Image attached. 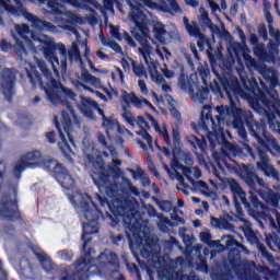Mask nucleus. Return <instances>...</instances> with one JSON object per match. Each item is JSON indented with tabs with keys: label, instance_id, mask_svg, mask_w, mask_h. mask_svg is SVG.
Returning <instances> with one entry per match:
<instances>
[{
	"label": "nucleus",
	"instance_id": "1",
	"mask_svg": "<svg viewBox=\"0 0 280 280\" xmlns=\"http://www.w3.org/2000/svg\"><path fill=\"white\" fill-rule=\"evenodd\" d=\"M88 163L92 165V180L101 191L105 195H96V200L101 207L108 209L105 212L106 219L109 220L110 226L115 228L119 222H124L125 229L131 232L136 238L141 237L143 233V215L137 209V203L129 197L119 195V185L110 182V177L119 178L121 176L120 160H113L112 165L106 166V162L102 155H93L84 152ZM108 198H112L109 201Z\"/></svg>",
	"mask_w": 280,
	"mask_h": 280
},
{
	"label": "nucleus",
	"instance_id": "2",
	"mask_svg": "<svg viewBox=\"0 0 280 280\" xmlns=\"http://www.w3.org/2000/svg\"><path fill=\"white\" fill-rule=\"evenodd\" d=\"M225 167L231 172V174L240 176L247 187H249L248 200L246 198V192L242 189L240 183L233 180L230 184V189L234 196V207L238 215H242V205L252 218L257 213V211H259V209H264V202H261L255 194H258L266 205L279 207L280 194L270 189L268 184L264 182V178L259 177V175L254 172L253 167L247 166L246 164L240 165L235 161H231V163L226 162Z\"/></svg>",
	"mask_w": 280,
	"mask_h": 280
},
{
	"label": "nucleus",
	"instance_id": "3",
	"mask_svg": "<svg viewBox=\"0 0 280 280\" xmlns=\"http://www.w3.org/2000/svg\"><path fill=\"white\" fill-rule=\"evenodd\" d=\"M37 67L43 75L36 68H31V70L26 71L27 78L33 89L39 86L42 91H45L46 97L50 104L61 103L67 107V110L61 112V126L69 142L73 145V136L71 135V132H73V122L71 121V117L74 121H78V115L75 114V109H73V105L65 100H75V92H73L72 89L62 85L60 80L54 78V73L47 67V62L38 60Z\"/></svg>",
	"mask_w": 280,
	"mask_h": 280
},
{
	"label": "nucleus",
	"instance_id": "4",
	"mask_svg": "<svg viewBox=\"0 0 280 280\" xmlns=\"http://www.w3.org/2000/svg\"><path fill=\"white\" fill-rule=\"evenodd\" d=\"M81 209L83 211V215L86 223L82 225V236L81 240L83 242L82 250L85 253V256H81L71 266L65 267L61 269L60 280H84L88 277H91V268L93 265L91 264V250L92 248H86L89 244L92 242L93 237L90 235H95L100 233V219L102 215V210L97 209V206L93 200L89 201H81Z\"/></svg>",
	"mask_w": 280,
	"mask_h": 280
},
{
	"label": "nucleus",
	"instance_id": "5",
	"mask_svg": "<svg viewBox=\"0 0 280 280\" xmlns=\"http://www.w3.org/2000/svg\"><path fill=\"white\" fill-rule=\"evenodd\" d=\"M103 7L108 11L113 12L115 5L117 10L121 12L124 8V0H102ZM93 4L97 1L93 0ZM127 5L130 8L129 19L135 23L137 31L132 32L133 38L141 45L139 52L148 66L150 71H156L159 69V62L152 59V46L150 45V28L148 27V16L145 13L141 12V4L137 0H126Z\"/></svg>",
	"mask_w": 280,
	"mask_h": 280
},
{
	"label": "nucleus",
	"instance_id": "6",
	"mask_svg": "<svg viewBox=\"0 0 280 280\" xmlns=\"http://www.w3.org/2000/svg\"><path fill=\"white\" fill-rule=\"evenodd\" d=\"M42 49L46 60L51 65L54 73L65 75L67 73V46L62 43L55 44L54 40H46L43 42Z\"/></svg>",
	"mask_w": 280,
	"mask_h": 280
},
{
	"label": "nucleus",
	"instance_id": "7",
	"mask_svg": "<svg viewBox=\"0 0 280 280\" xmlns=\"http://www.w3.org/2000/svg\"><path fill=\"white\" fill-rule=\"evenodd\" d=\"M13 197L10 192H3L0 197V218L8 222H19L25 224L21 209L19 208V192L16 186L12 187Z\"/></svg>",
	"mask_w": 280,
	"mask_h": 280
},
{
	"label": "nucleus",
	"instance_id": "8",
	"mask_svg": "<svg viewBox=\"0 0 280 280\" xmlns=\"http://www.w3.org/2000/svg\"><path fill=\"white\" fill-rule=\"evenodd\" d=\"M130 104H132L135 108H143V106H148L151 110H156V107H154L148 98H139L135 92L128 93L127 91H124L121 94V107L124 110L122 119L132 127L137 126V118H135L132 112L128 109L130 108Z\"/></svg>",
	"mask_w": 280,
	"mask_h": 280
},
{
	"label": "nucleus",
	"instance_id": "9",
	"mask_svg": "<svg viewBox=\"0 0 280 280\" xmlns=\"http://www.w3.org/2000/svg\"><path fill=\"white\" fill-rule=\"evenodd\" d=\"M47 170L52 171V176L66 191H69L75 187V179L69 173V170L66 168L62 163H58L54 160H49L45 163Z\"/></svg>",
	"mask_w": 280,
	"mask_h": 280
},
{
	"label": "nucleus",
	"instance_id": "10",
	"mask_svg": "<svg viewBox=\"0 0 280 280\" xmlns=\"http://www.w3.org/2000/svg\"><path fill=\"white\" fill-rule=\"evenodd\" d=\"M16 75H19V70L15 68H3L0 72V89L9 104H12L14 93H16Z\"/></svg>",
	"mask_w": 280,
	"mask_h": 280
},
{
	"label": "nucleus",
	"instance_id": "11",
	"mask_svg": "<svg viewBox=\"0 0 280 280\" xmlns=\"http://www.w3.org/2000/svg\"><path fill=\"white\" fill-rule=\"evenodd\" d=\"M211 124H212V133H210V136L208 137L210 141V145L212 148H215V143H218V145H222L225 150H228V152H231L233 156H242L243 154L242 148L226 140L224 128L219 127V131H215L217 127H215V124H213V120H211Z\"/></svg>",
	"mask_w": 280,
	"mask_h": 280
},
{
	"label": "nucleus",
	"instance_id": "12",
	"mask_svg": "<svg viewBox=\"0 0 280 280\" xmlns=\"http://www.w3.org/2000/svg\"><path fill=\"white\" fill-rule=\"evenodd\" d=\"M178 85L182 91H188L191 97L198 100L200 104H203L206 100H209L210 90L208 88H201L200 82L188 80L185 78V74H180L178 79Z\"/></svg>",
	"mask_w": 280,
	"mask_h": 280
},
{
	"label": "nucleus",
	"instance_id": "13",
	"mask_svg": "<svg viewBox=\"0 0 280 280\" xmlns=\"http://www.w3.org/2000/svg\"><path fill=\"white\" fill-rule=\"evenodd\" d=\"M43 154L40 151H32L23 155L13 166L12 174L15 180H21L23 176V172H25L26 167H37L40 165V159Z\"/></svg>",
	"mask_w": 280,
	"mask_h": 280
},
{
	"label": "nucleus",
	"instance_id": "14",
	"mask_svg": "<svg viewBox=\"0 0 280 280\" xmlns=\"http://www.w3.org/2000/svg\"><path fill=\"white\" fill-rule=\"evenodd\" d=\"M54 124L55 128L58 130L59 133V141L57 143L59 151L61 152L63 159L68 161L71 165H73L74 160L73 156H75V152L71 149V144H69V141H67V137L65 136V132H62V127L60 125V121L58 120V116H54Z\"/></svg>",
	"mask_w": 280,
	"mask_h": 280
},
{
	"label": "nucleus",
	"instance_id": "15",
	"mask_svg": "<svg viewBox=\"0 0 280 280\" xmlns=\"http://www.w3.org/2000/svg\"><path fill=\"white\" fill-rule=\"evenodd\" d=\"M243 233L249 244L259 247L262 257H266V259H268L269 261L272 259V254L266 250V247L261 245V241L259 240L261 237V234H259V231L253 230L250 225H245L243 228Z\"/></svg>",
	"mask_w": 280,
	"mask_h": 280
},
{
	"label": "nucleus",
	"instance_id": "16",
	"mask_svg": "<svg viewBox=\"0 0 280 280\" xmlns=\"http://www.w3.org/2000/svg\"><path fill=\"white\" fill-rule=\"evenodd\" d=\"M221 242H223V244H225V248L230 250V254H229L230 265L232 266V268H237V266H240V255L233 256V253H235V248H244V245L237 242V240H235V236L233 235L221 236Z\"/></svg>",
	"mask_w": 280,
	"mask_h": 280
},
{
	"label": "nucleus",
	"instance_id": "17",
	"mask_svg": "<svg viewBox=\"0 0 280 280\" xmlns=\"http://www.w3.org/2000/svg\"><path fill=\"white\" fill-rule=\"evenodd\" d=\"M140 255L143 259L159 258L161 255V245L159 244V240L154 237H147L145 244L140 250Z\"/></svg>",
	"mask_w": 280,
	"mask_h": 280
},
{
	"label": "nucleus",
	"instance_id": "18",
	"mask_svg": "<svg viewBox=\"0 0 280 280\" xmlns=\"http://www.w3.org/2000/svg\"><path fill=\"white\" fill-rule=\"evenodd\" d=\"M0 49L1 51L8 52L10 49H13L15 56H18L19 60H23V56H27V48H25V45L23 42H21L19 38H15V45L12 46V44L8 43V40L2 39L0 43Z\"/></svg>",
	"mask_w": 280,
	"mask_h": 280
},
{
	"label": "nucleus",
	"instance_id": "19",
	"mask_svg": "<svg viewBox=\"0 0 280 280\" xmlns=\"http://www.w3.org/2000/svg\"><path fill=\"white\" fill-rule=\"evenodd\" d=\"M269 35L271 36L272 39L269 40L267 48L268 51L267 54L269 55V59L275 61V58L279 56V47H280V31L277 28H270Z\"/></svg>",
	"mask_w": 280,
	"mask_h": 280
},
{
	"label": "nucleus",
	"instance_id": "20",
	"mask_svg": "<svg viewBox=\"0 0 280 280\" xmlns=\"http://www.w3.org/2000/svg\"><path fill=\"white\" fill-rule=\"evenodd\" d=\"M26 19L32 23V26L34 30H37V32H56V25L51 22L43 21L40 18L32 13H27Z\"/></svg>",
	"mask_w": 280,
	"mask_h": 280
},
{
	"label": "nucleus",
	"instance_id": "21",
	"mask_svg": "<svg viewBox=\"0 0 280 280\" xmlns=\"http://www.w3.org/2000/svg\"><path fill=\"white\" fill-rule=\"evenodd\" d=\"M98 261L104 268H119V256L108 249H105V252L98 255Z\"/></svg>",
	"mask_w": 280,
	"mask_h": 280
},
{
	"label": "nucleus",
	"instance_id": "22",
	"mask_svg": "<svg viewBox=\"0 0 280 280\" xmlns=\"http://www.w3.org/2000/svg\"><path fill=\"white\" fill-rule=\"evenodd\" d=\"M98 103L89 96H83L81 98V113L88 119H95V108H97Z\"/></svg>",
	"mask_w": 280,
	"mask_h": 280
},
{
	"label": "nucleus",
	"instance_id": "23",
	"mask_svg": "<svg viewBox=\"0 0 280 280\" xmlns=\"http://www.w3.org/2000/svg\"><path fill=\"white\" fill-rule=\"evenodd\" d=\"M153 36L155 40H159L161 45H167V30L163 22L153 23Z\"/></svg>",
	"mask_w": 280,
	"mask_h": 280
},
{
	"label": "nucleus",
	"instance_id": "24",
	"mask_svg": "<svg viewBox=\"0 0 280 280\" xmlns=\"http://www.w3.org/2000/svg\"><path fill=\"white\" fill-rule=\"evenodd\" d=\"M159 12H165L166 14H178L180 12V5L176 0H160Z\"/></svg>",
	"mask_w": 280,
	"mask_h": 280
},
{
	"label": "nucleus",
	"instance_id": "25",
	"mask_svg": "<svg viewBox=\"0 0 280 280\" xmlns=\"http://www.w3.org/2000/svg\"><path fill=\"white\" fill-rule=\"evenodd\" d=\"M187 141L189 145H191L192 152L195 154H198V150H200V152H205L207 150V140L205 139V137H201L200 139L195 135H190L187 136Z\"/></svg>",
	"mask_w": 280,
	"mask_h": 280
},
{
	"label": "nucleus",
	"instance_id": "26",
	"mask_svg": "<svg viewBox=\"0 0 280 280\" xmlns=\"http://www.w3.org/2000/svg\"><path fill=\"white\" fill-rule=\"evenodd\" d=\"M33 255H35V257L38 259L42 268L46 271V272H51V270H54V261H51V258L49 256H47V254H45L44 252H38L36 249H33Z\"/></svg>",
	"mask_w": 280,
	"mask_h": 280
},
{
	"label": "nucleus",
	"instance_id": "27",
	"mask_svg": "<svg viewBox=\"0 0 280 280\" xmlns=\"http://www.w3.org/2000/svg\"><path fill=\"white\" fill-rule=\"evenodd\" d=\"M260 73L266 82H269L270 86H277L279 84V78L277 77V72L272 68H268L264 66L260 69Z\"/></svg>",
	"mask_w": 280,
	"mask_h": 280
},
{
	"label": "nucleus",
	"instance_id": "28",
	"mask_svg": "<svg viewBox=\"0 0 280 280\" xmlns=\"http://www.w3.org/2000/svg\"><path fill=\"white\" fill-rule=\"evenodd\" d=\"M254 56L261 60V62H271L270 55L268 50H266V44L260 43L257 46H254Z\"/></svg>",
	"mask_w": 280,
	"mask_h": 280
},
{
	"label": "nucleus",
	"instance_id": "29",
	"mask_svg": "<svg viewBox=\"0 0 280 280\" xmlns=\"http://www.w3.org/2000/svg\"><path fill=\"white\" fill-rule=\"evenodd\" d=\"M184 24L189 36H194V38L202 36V32H200V27H198V24L196 22H192V24H190L189 20L187 18H184Z\"/></svg>",
	"mask_w": 280,
	"mask_h": 280
},
{
	"label": "nucleus",
	"instance_id": "30",
	"mask_svg": "<svg viewBox=\"0 0 280 280\" xmlns=\"http://www.w3.org/2000/svg\"><path fill=\"white\" fill-rule=\"evenodd\" d=\"M184 24L189 36H194V38L202 36V32H200V27H198V24L196 22H192V24H190L189 20L187 18H184Z\"/></svg>",
	"mask_w": 280,
	"mask_h": 280
},
{
	"label": "nucleus",
	"instance_id": "31",
	"mask_svg": "<svg viewBox=\"0 0 280 280\" xmlns=\"http://www.w3.org/2000/svg\"><path fill=\"white\" fill-rule=\"evenodd\" d=\"M15 32H18L19 36L23 38L26 43H32V39H30V34L32 31L30 30V26L27 24H21L15 26Z\"/></svg>",
	"mask_w": 280,
	"mask_h": 280
},
{
	"label": "nucleus",
	"instance_id": "32",
	"mask_svg": "<svg viewBox=\"0 0 280 280\" xmlns=\"http://www.w3.org/2000/svg\"><path fill=\"white\" fill-rule=\"evenodd\" d=\"M158 206L164 213H170V211H173V213L178 212V208L174 207V203L170 200L158 201Z\"/></svg>",
	"mask_w": 280,
	"mask_h": 280
},
{
	"label": "nucleus",
	"instance_id": "33",
	"mask_svg": "<svg viewBox=\"0 0 280 280\" xmlns=\"http://www.w3.org/2000/svg\"><path fill=\"white\" fill-rule=\"evenodd\" d=\"M131 67L137 78H145L148 75V72L145 71V67H143L142 63H138L137 61L131 59Z\"/></svg>",
	"mask_w": 280,
	"mask_h": 280
},
{
	"label": "nucleus",
	"instance_id": "34",
	"mask_svg": "<svg viewBox=\"0 0 280 280\" xmlns=\"http://www.w3.org/2000/svg\"><path fill=\"white\" fill-rule=\"evenodd\" d=\"M69 60L73 62V60H80L82 56L80 55V46L78 43L73 42L71 48L68 51Z\"/></svg>",
	"mask_w": 280,
	"mask_h": 280
},
{
	"label": "nucleus",
	"instance_id": "35",
	"mask_svg": "<svg viewBox=\"0 0 280 280\" xmlns=\"http://www.w3.org/2000/svg\"><path fill=\"white\" fill-rule=\"evenodd\" d=\"M137 3L141 5L140 12L143 14V8H149V10H158L160 7V2H154L153 0H136Z\"/></svg>",
	"mask_w": 280,
	"mask_h": 280
},
{
	"label": "nucleus",
	"instance_id": "36",
	"mask_svg": "<svg viewBox=\"0 0 280 280\" xmlns=\"http://www.w3.org/2000/svg\"><path fill=\"white\" fill-rule=\"evenodd\" d=\"M109 30H110V35L113 38H115L119 43H121V40H124V37H122L124 33H121V31L119 30V26L110 25Z\"/></svg>",
	"mask_w": 280,
	"mask_h": 280
},
{
	"label": "nucleus",
	"instance_id": "37",
	"mask_svg": "<svg viewBox=\"0 0 280 280\" xmlns=\"http://www.w3.org/2000/svg\"><path fill=\"white\" fill-rule=\"evenodd\" d=\"M190 183L196 191H208L209 190V185H207L205 180L196 182L192 179V182H190Z\"/></svg>",
	"mask_w": 280,
	"mask_h": 280
},
{
	"label": "nucleus",
	"instance_id": "38",
	"mask_svg": "<svg viewBox=\"0 0 280 280\" xmlns=\"http://www.w3.org/2000/svg\"><path fill=\"white\" fill-rule=\"evenodd\" d=\"M199 75L205 84V86H202L203 89H207V86H209V75H211V71L208 68H201L199 69Z\"/></svg>",
	"mask_w": 280,
	"mask_h": 280
},
{
	"label": "nucleus",
	"instance_id": "39",
	"mask_svg": "<svg viewBox=\"0 0 280 280\" xmlns=\"http://www.w3.org/2000/svg\"><path fill=\"white\" fill-rule=\"evenodd\" d=\"M122 261H124L128 272H131V275H133L135 272H137L139 270V267L137 266V264L130 262V260H128V257H126V255H122Z\"/></svg>",
	"mask_w": 280,
	"mask_h": 280
},
{
	"label": "nucleus",
	"instance_id": "40",
	"mask_svg": "<svg viewBox=\"0 0 280 280\" xmlns=\"http://www.w3.org/2000/svg\"><path fill=\"white\" fill-rule=\"evenodd\" d=\"M68 3L73 8H82L83 5H93L95 2L93 0H68Z\"/></svg>",
	"mask_w": 280,
	"mask_h": 280
},
{
	"label": "nucleus",
	"instance_id": "41",
	"mask_svg": "<svg viewBox=\"0 0 280 280\" xmlns=\"http://www.w3.org/2000/svg\"><path fill=\"white\" fill-rule=\"evenodd\" d=\"M5 174H8V164H5V161L0 160V189H3V179L5 178Z\"/></svg>",
	"mask_w": 280,
	"mask_h": 280
},
{
	"label": "nucleus",
	"instance_id": "42",
	"mask_svg": "<svg viewBox=\"0 0 280 280\" xmlns=\"http://www.w3.org/2000/svg\"><path fill=\"white\" fill-rule=\"evenodd\" d=\"M58 255L62 261H73V250L62 249L58 252Z\"/></svg>",
	"mask_w": 280,
	"mask_h": 280
},
{
	"label": "nucleus",
	"instance_id": "43",
	"mask_svg": "<svg viewBox=\"0 0 280 280\" xmlns=\"http://www.w3.org/2000/svg\"><path fill=\"white\" fill-rule=\"evenodd\" d=\"M201 23L205 25V27L213 30V22L211 21V18H209V13L206 11L201 13Z\"/></svg>",
	"mask_w": 280,
	"mask_h": 280
},
{
	"label": "nucleus",
	"instance_id": "44",
	"mask_svg": "<svg viewBox=\"0 0 280 280\" xmlns=\"http://www.w3.org/2000/svg\"><path fill=\"white\" fill-rule=\"evenodd\" d=\"M149 129H141L138 131L139 137H142L147 141L149 148H152V136L148 132Z\"/></svg>",
	"mask_w": 280,
	"mask_h": 280
},
{
	"label": "nucleus",
	"instance_id": "45",
	"mask_svg": "<svg viewBox=\"0 0 280 280\" xmlns=\"http://www.w3.org/2000/svg\"><path fill=\"white\" fill-rule=\"evenodd\" d=\"M197 47H199L200 51H205V47L209 45V38L205 34H201L199 37H197Z\"/></svg>",
	"mask_w": 280,
	"mask_h": 280
},
{
	"label": "nucleus",
	"instance_id": "46",
	"mask_svg": "<svg viewBox=\"0 0 280 280\" xmlns=\"http://www.w3.org/2000/svg\"><path fill=\"white\" fill-rule=\"evenodd\" d=\"M82 78L85 80V82H91L92 84L100 83V78L89 73V71L82 72Z\"/></svg>",
	"mask_w": 280,
	"mask_h": 280
},
{
	"label": "nucleus",
	"instance_id": "47",
	"mask_svg": "<svg viewBox=\"0 0 280 280\" xmlns=\"http://www.w3.org/2000/svg\"><path fill=\"white\" fill-rule=\"evenodd\" d=\"M136 125L141 128V130H150V124L145 121L143 116H138L136 119Z\"/></svg>",
	"mask_w": 280,
	"mask_h": 280
},
{
	"label": "nucleus",
	"instance_id": "48",
	"mask_svg": "<svg viewBox=\"0 0 280 280\" xmlns=\"http://www.w3.org/2000/svg\"><path fill=\"white\" fill-rule=\"evenodd\" d=\"M115 126H117V119L113 117H104L103 128H115Z\"/></svg>",
	"mask_w": 280,
	"mask_h": 280
},
{
	"label": "nucleus",
	"instance_id": "49",
	"mask_svg": "<svg viewBox=\"0 0 280 280\" xmlns=\"http://www.w3.org/2000/svg\"><path fill=\"white\" fill-rule=\"evenodd\" d=\"M258 36L265 42L268 40V28H266V24L258 25Z\"/></svg>",
	"mask_w": 280,
	"mask_h": 280
},
{
	"label": "nucleus",
	"instance_id": "50",
	"mask_svg": "<svg viewBox=\"0 0 280 280\" xmlns=\"http://www.w3.org/2000/svg\"><path fill=\"white\" fill-rule=\"evenodd\" d=\"M173 145L174 148H180V131L178 129H173Z\"/></svg>",
	"mask_w": 280,
	"mask_h": 280
},
{
	"label": "nucleus",
	"instance_id": "51",
	"mask_svg": "<svg viewBox=\"0 0 280 280\" xmlns=\"http://www.w3.org/2000/svg\"><path fill=\"white\" fill-rule=\"evenodd\" d=\"M265 18L268 23L269 33H270V30H275V26H272V24L275 23V18H272V13H270V10L268 9L265 10Z\"/></svg>",
	"mask_w": 280,
	"mask_h": 280
},
{
	"label": "nucleus",
	"instance_id": "52",
	"mask_svg": "<svg viewBox=\"0 0 280 280\" xmlns=\"http://www.w3.org/2000/svg\"><path fill=\"white\" fill-rule=\"evenodd\" d=\"M107 47H110V49L116 51V54H124V50L121 49V46L117 42L108 39Z\"/></svg>",
	"mask_w": 280,
	"mask_h": 280
},
{
	"label": "nucleus",
	"instance_id": "53",
	"mask_svg": "<svg viewBox=\"0 0 280 280\" xmlns=\"http://www.w3.org/2000/svg\"><path fill=\"white\" fill-rule=\"evenodd\" d=\"M122 40H126L130 47H137V43H135V39L130 36L129 32L122 31Z\"/></svg>",
	"mask_w": 280,
	"mask_h": 280
},
{
	"label": "nucleus",
	"instance_id": "54",
	"mask_svg": "<svg viewBox=\"0 0 280 280\" xmlns=\"http://www.w3.org/2000/svg\"><path fill=\"white\" fill-rule=\"evenodd\" d=\"M0 5H3L4 10L7 12H10V14H16V12H19V10L16 9V7L12 5V4H8L5 1L0 0Z\"/></svg>",
	"mask_w": 280,
	"mask_h": 280
},
{
	"label": "nucleus",
	"instance_id": "55",
	"mask_svg": "<svg viewBox=\"0 0 280 280\" xmlns=\"http://www.w3.org/2000/svg\"><path fill=\"white\" fill-rule=\"evenodd\" d=\"M200 241L206 244L207 246H209V244L211 243L212 236L211 233L209 232H201L199 234Z\"/></svg>",
	"mask_w": 280,
	"mask_h": 280
},
{
	"label": "nucleus",
	"instance_id": "56",
	"mask_svg": "<svg viewBox=\"0 0 280 280\" xmlns=\"http://www.w3.org/2000/svg\"><path fill=\"white\" fill-rule=\"evenodd\" d=\"M110 242L114 246H119L121 243L125 242L124 234L118 235H110Z\"/></svg>",
	"mask_w": 280,
	"mask_h": 280
},
{
	"label": "nucleus",
	"instance_id": "57",
	"mask_svg": "<svg viewBox=\"0 0 280 280\" xmlns=\"http://www.w3.org/2000/svg\"><path fill=\"white\" fill-rule=\"evenodd\" d=\"M138 86L140 89V93H142V95H148V93H150V91L148 90V85L145 84V81L143 79H140L138 81Z\"/></svg>",
	"mask_w": 280,
	"mask_h": 280
},
{
	"label": "nucleus",
	"instance_id": "58",
	"mask_svg": "<svg viewBox=\"0 0 280 280\" xmlns=\"http://www.w3.org/2000/svg\"><path fill=\"white\" fill-rule=\"evenodd\" d=\"M220 229H224L225 231H232V229H235V226L231 224V222H229L225 218H222Z\"/></svg>",
	"mask_w": 280,
	"mask_h": 280
},
{
	"label": "nucleus",
	"instance_id": "59",
	"mask_svg": "<svg viewBox=\"0 0 280 280\" xmlns=\"http://www.w3.org/2000/svg\"><path fill=\"white\" fill-rule=\"evenodd\" d=\"M170 113L172 117H174L177 121H180L182 119L180 112L174 105H171Z\"/></svg>",
	"mask_w": 280,
	"mask_h": 280
},
{
	"label": "nucleus",
	"instance_id": "60",
	"mask_svg": "<svg viewBox=\"0 0 280 280\" xmlns=\"http://www.w3.org/2000/svg\"><path fill=\"white\" fill-rule=\"evenodd\" d=\"M32 40H34V43H39L42 47L43 43H45L46 40L45 39H42L40 35H38V33H35V32H32L30 33V35Z\"/></svg>",
	"mask_w": 280,
	"mask_h": 280
},
{
	"label": "nucleus",
	"instance_id": "61",
	"mask_svg": "<svg viewBox=\"0 0 280 280\" xmlns=\"http://www.w3.org/2000/svg\"><path fill=\"white\" fill-rule=\"evenodd\" d=\"M97 141H98V143L102 144V148H104L105 150L110 149V147H108V142H106V136H104V133L98 135Z\"/></svg>",
	"mask_w": 280,
	"mask_h": 280
},
{
	"label": "nucleus",
	"instance_id": "62",
	"mask_svg": "<svg viewBox=\"0 0 280 280\" xmlns=\"http://www.w3.org/2000/svg\"><path fill=\"white\" fill-rule=\"evenodd\" d=\"M183 174H184V176L187 178V180H189V183H192L194 177H191V174H192L191 168H189V167H187V166H184V168H183Z\"/></svg>",
	"mask_w": 280,
	"mask_h": 280
},
{
	"label": "nucleus",
	"instance_id": "63",
	"mask_svg": "<svg viewBox=\"0 0 280 280\" xmlns=\"http://www.w3.org/2000/svg\"><path fill=\"white\" fill-rule=\"evenodd\" d=\"M212 280H229V275L221 271L212 276Z\"/></svg>",
	"mask_w": 280,
	"mask_h": 280
},
{
	"label": "nucleus",
	"instance_id": "64",
	"mask_svg": "<svg viewBox=\"0 0 280 280\" xmlns=\"http://www.w3.org/2000/svg\"><path fill=\"white\" fill-rule=\"evenodd\" d=\"M46 139L50 144L56 143V131L46 132Z\"/></svg>",
	"mask_w": 280,
	"mask_h": 280
}]
</instances>
